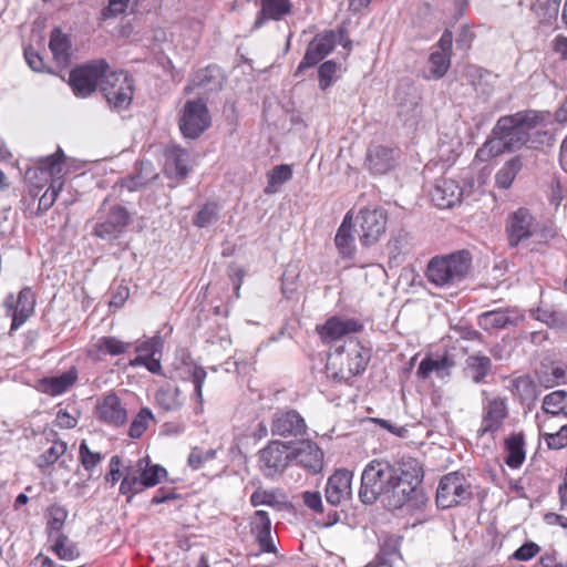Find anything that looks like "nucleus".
Instances as JSON below:
<instances>
[{
  "label": "nucleus",
  "mask_w": 567,
  "mask_h": 567,
  "mask_svg": "<svg viewBox=\"0 0 567 567\" xmlns=\"http://www.w3.org/2000/svg\"><path fill=\"white\" fill-rule=\"evenodd\" d=\"M565 377V371L560 368H554L551 370V374L550 375H547L545 374L544 377H540L539 379V382L545 385L546 388H551L556 384L559 383V381L561 379H564Z\"/></svg>",
  "instance_id": "64"
},
{
  "label": "nucleus",
  "mask_w": 567,
  "mask_h": 567,
  "mask_svg": "<svg viewBox=\"0 0 567 567\" xmlns=\"http://www.w3.org/2000/svg\"><path fill=\"white\" fill-rule=\"evenodd\" d=\"M190 83L193 89H199L203 92L219 90L223 83L220 69L215 65L202 69L194 74Z\"/></svg>",
  "instance_id": "31"
},
{
  "label": "nucleus",
  "mask_w": 567,
  "mask_h": 567,
  "mask_svg": "<svg viewBox=\"0 0 567 567\" xmlns=\"http://www.w3.org/2000/svg\"><path fill=\"white\" fill-rule=\"evenodd\" d=\"M463 190L460 185L447 178H442L436 182L430 193L431 199L439 208H451L461 202Z\"/></svg>",
  "instance_id": "25"
},
{
  "label": "nucleus",
  "mask_w": 567,
  "mask_h": 567,
  "mask_svg": "<svg viewBox=\"0 0 567 567\" xmlns=\"http://www.w3.org/2000/svg\"><path fill=\"white\" fill-rule=\"evenodd\" d=\"M398 471L389 486V492L385 493L390 505L395 508L402 507L412 499L422 480V470L414 458L409 457L406 462L400 463Z\"/></svg>",
  "instance_id": "6"
},
{
  "label": "nucleus",
  "mask_w": 567,
  "mask_h": 567,
  "mask_svg": "<svg viewBox=\"0 0 567 567\" xmlns=\"http://www.w3.org/2000/svg\"><path fill=\"white\" fill-rule=\"evenodd\" d=\"M268 184L265 188L266 194L276 193L278 187L292 177V169L289 165L281 164L275 166L267 174Z\"/></svg>",
  "instance_id": "43"
},
{
  "label": "nucleus",
  "mask_w": 567,
  "mask_h": 567,
  "mask_svg": "<svg viewBox=\"0 0 567 567\" xmlns=\"http://www.w3.org/2000/svg\"><path fill=\"white\" fill-rule=\"evenodd\" d=\"M398 157L396 148L377 145L368 150L365 163L373 174L383 175L395 166Z\"/></svg>",
  "instance_id": "23"
},
{
  "label": "nucleus",
  "mask_w": 567,
  "mask_h": 567,
  "mask_svg": "<svg viewBox=\"0 0 567 567\" xmlns=\"http://www.w3.org/2000/svg\"><path fill=\"white\" fill-rule=\"evenodd\" d=\"M560 0H534L530 4L532 11L543 23H550L559 12Z\"/></svg>",
  "instance_id": "40"
},
{
  "label": "nucleus",
  "mask_w": 567,
  "mask_h": 567,
  "mask_svg": "<svg viewBox=\"0 0 567 567\" xmlns=\"http://www.w3.org/2000/svg\"><path fill=\"white\" fill-rule=\"evenodd\" d=\"M290 463V443L274 440L258 453L259 470L267 478L280 476Z\"/></svg>",
  "instance_id": "10"
},
{
  "label": "nucleus",
  "mask_w": 567,
  "mask_h": 567,
  "mask_svg": "<svg viewBox=\"0 0 567 567\" xmlns=\"http://www.w3.org/2000/svg\"><path fill=\"white\" fill-rule=\"evenodd\" d=\"M153 422H155V417L152 411L148 408H142L130 425V437L140 439Z\"/></svg>",
  "instance_id": "44"
},
{
  "label": "nucleus",
  "mask_w": 567,
  "mask_h": 567,
  "mask_svg": "<svg viewBox=\"0 0 567 567\" xmlns=\"http://www.w3.org/2000/svg\"><path fill=\"white\" fill-rule=\"evenodd\" d=\"M451 65V55L445 52L433 51L427 61V66L423 71V78L426 80H439L445 75Z\"/></svg>",
  "instance_id": "35"
},
{
  "label": "nucleus",
  "mask_w": 567,
  "mask_h": 567,
  "mask_svg": "<svg viewBox=\"0 0 567 567\" xmlns=\"http://www.w3.org/2000/svg\"><path fill=\"white\" fill-rule=\"evenodd\" d=\"M163 347V341L161 337H154L136 347V352L143 353L147 357H154L157 352L161 351Z\"/></svg>",
  "instance_id": "56"
},
{
  "label": "nucleus",
  "mask_w": 567,
  "mask_h": 567,
  "mask_svg": "<svg viewBox=\"0 0 567 567\" xmlns=\"http://www.w3.org/2000/svg\"><path fill=\"white\" fill-rule=\"evenodd\" d=\"M544 441L550 450H561L567 446V424H564L555 433H544Z\"/></svg>",
  "instance_id": "55"
},
{
  "label": "nucleus",
  "mask_w": 567,
  "mask_h": 567,
  "mask_svg": "<svg viewBox=\"0 0 567 567\" xmlns=\"http://www.w3.org/2000/svg\"><path fill=\"white\" fill-rule=\"evenodd\" d=\"M34 308V297L30 288H23L17 298L16 311L12 313L11 329L16 330L25 322Z\"/></svg>",
  "instance_id": "33"
},
{
  "label": "nucleus",
  "mask_w": 567,
  "mask_h": 567,
  "mask_svg": "<svg viewBox=\"0 0 567 567\" xmlns=\"http://www.w3.org/2000/svg\"><path fill=\"white\" fill-rule=\"evenodd\" d=\"M260 6L252 28L259 29L269 20L279 21L290 13V0H255Z\"/></svg>",
  "instance_id": "29"
},
{
  "label": "nucleus",
  "mask_w": 567,
  "mask_h": 567,
  "mask_svg": "<svg viewBox=\"0 0 567 567\" xmlns=\"http://www.w3.org/2000/svg\"><path fill=\"white\" fill-rule=\"evenodd\" d=\"M370 359V349L355 339H349L343 346L337 347L329 353L328 364L339 367V374L342 378H350L361 374Z\"/></svg>",
  "instance_id": "8"
},
{
  "label": "nucleus",
  "mask_w": 567,
  "mask_h": 567,
  "mask_svg": "<svg viewBox=\"0 0 567 567\" xmlns=\"http://www.w3.org/2000/svg\"><path fill=\"white\" fill-rule=\"evenodd\" d=\"M337 34L333 30H326L317 34L308 44L305 56L298 65L296 74L305 69L315 66L334 49Z\"/></svg>",
  "instance_id": "16"
},
{
  "label": "nucleus",
  "mask_w": 567,
  "mask_h": 567,
  "mask_svg": "<svg viewBox=\"0 0 567 567\" xmlns=\"http://www.w3.org/2000/svg\"><path fill=\"white\" fill-rule=\"evenodd\" d=\"M362 329V324L352 318L331 317L323 324L317 326V332L324 343L336 342L343 337L357 333Z\"/></svg>",
  "instance_id": "20"
},
{
  "label": "nucleus",
  "mask_w": 567,
  "mask_h": 567,
  "mask_svg": "<svg viewBox=\"0 0 567 567\" xmlns=\"http://www.w3.org/2000/svg\"><path fill=\"white\" fill-rule=\"evenodd\" d=\"M472 497V489L465 476L458 472L444 475L436 491V504L441 508L461 505Z\"/></svg>",
  "instance_id": "9"
},
{
  "label": "nucleus",
  "mask_w": 567,
  "mask_h": 567,
  "mask_svg": "<svg viewBox=\"0 0 567 567\" xmlns=\"http://www.w3.org/2000/svg\"><path fill=\"white\" fill-rule=\"evenodd\" d=\"M511 151L502 134H493V137L487 140L481 148L476 152V157L481 161H487L492 157L498 156L502 153Z\"/></svg>",
  "instance_id": "41"
},
{
  "label": "nucleus",
  "mask_w": 567,
  "mask_h": 567,
  "mask_svg": "<svg viewBox=\"0 0 567 567\" xmlns=\"http://www.w3.org/2000/svg\"><path fill=\"white\" fill-rule=\"evenodd\" d=\"M55 555L62 560H74L79 556L76 546L65 536L59 534L52 547Z\"/></svg>",
  "instance_id": "46"
},
{
  "label": "nucleus",
  "mask_w": 567,
  "mask_h": 567,
  "mask_svg": "<svg viewBox=\"0 0 567 567\" xmlns=\"http://www.w3.org/2000/svg\"><path fill=\"white\" fill-rule=\"evenodd\" d=\"M507 451L506 464L512 468H518L525 461L524 436L513 434L505 441Z\"/></svg>",
  "instance_id": "38"
},
{
  "label": "nucleus",
  "mask_w": 567,
  "mask_h": 567,
  "mask_svg": "<svg viewBox=\"0 0 567 567\" xmlns=\"http://www.w3.org/2000/svg\"><path fill=\"white\" fill-rule=\"evenodd\" d=\"M63 157V152L59 148L54 154L39 159L38 164L25 173V177L31 185L30 194L34 197L42 189V184L35 182L38 174H42L44 182L49 183L47 190L39 198L38 209L41 212L48 210L54 204L64 185L62 175Z\"/></svg>",
  "instance_id": "2"
},
{
  "label": "nucleus",
  "mask_w": 567,
  "mask_h": 567,
  "mask_svg": "<svg viewBox=\"0 0 567 567\" xmlns=\"http://www.w3.org/2000/svg\"><path fill=\"white\" fill-rule=\"evenodd\" d=\"M166 475L167 471L163 466L150 464L147 457H142L134 465L124 468L120 492L127 496V502H131L135 494L157 485Z\"/></svg>",
  "instance_id": "4"
},
{
  "label": "nucleus",
  "mask_w": 567,
  "mask_h": 567,
  "mask_svg": "<svg viewBox=\"0 0 567 567\" xmlns=\"http://www.w3.org/2000/svg\"><path fill=\"white\" fill-rule=\"evenodd\" d=\"M250 532L255 536L262 553H276V546L271 536V520L268 512L257 509L249 520Z\"/></svg>",
  "instance_id": "22"
},
{
  "label": "nucleus",
  "mask_w": 567,
  "mask_h": 567,
  "mask_svg": "<svg viewBox=\"0 0 567 567\" xmlns=\"http://www.w3.org/2000/svg\"><path fill=\"white\" fill-rule=\"evenodd\" d=\"M539 115L534 111L518 112L513 115L502 116L493 128V134H502L509 150L520 148L530 138Z\"/></svg>",
  "instance_id": "7"
},
{
  "label": "nucleus",
  "mask_w": 567,
  "mask_h": 567,
  "mask_svg": "<svg viewBox=\"0 0 567 567\" xmlns=\"http://www.w3.org/2000/svg\"><path fill=\"white\" fill-rule=\"evenodd\" d=\"M55 424L61 429H73L78 424V420L66 410H60L55 416Z\"/></svg>",
  "instance_id": "63"
},
{
  "label": "nucleus",
  "mask_w": 567,
  "mask_h": 567,
  "mask_svg": "<svg viewBox=\"0 0 567 567\" xmlns=\"http://www.w3.org/2000/svg\"><path fill=\"white\" fill-rule=\"evenodd\" d=\"M164 172L168 177L184 178L189 172V154L186 150L172 145L165 151Z\"/></svg>",
  "instance_id": "28"
},
{
  "label": "nucleus",
  "mask_w": 567,
  "mask_h": 567,
  "mask_svg": "<svg viewBox=\"0 0 567 567\" xmlns=\"http://www.w3.org/2000/svg\"><path fill=\"white\" fill-rule=\"evenodd\" d=\"M70 85L79 97H86L97 87L115 110H125L133 99V80L125 72H111L105 60H95L70 73Z\"/></svg>",
  "instance_id": "1"
},
{
  "label": "nucleus",
  "mask_w": 567,
  "mask_h": 567,
  "mask_svg": "<svg viewBox=\"0 0 567 567\" xmlns=\"http://www.w3.org/2000/svg\"><path fill=\"white\" fill-rule=\"evenodd\" d=\"M218 218V206L214 203H208L197 213L194 218V224L198 227H207L215 223Z\"/></svg>",
  "instance_id": "50"
},
{
  "label": "nucleus",
  "mask_w": 567,
  "mask_h": 567,
  "mask_svg": "<svg viewBox=\"0 0 567 567\" xmlns=\"http://www.w3.org/2000/svg\"><path fill=\"white\" fill-rule=\"evenodd\" d=\"M543 411L551 417L567 419V392L564 390L554 391L543 399Z\"/></svg>",
  "instance_id": "37"
},
{
  "label": "nucleus",
  "mask_w": 567,
  "mask_h": 567,
  "mask_svg": "<svg viewBox=\"0 0 567 567\" xmlns=\"http://www.w3.org/2000/svg\"><path fill=\"white\" fill-rule=\"evenodd\" d=\"M78 380L75 368L53 377H45L38 381L37 390L50 396H58L69 391Z\"/></svg>",
  "instance_id": "27"
},
{
  "label": "nucleus",
  "mask_w": 567,
  "mask_h": 567,
  "mask_svg": "<svg viewBox=\"0 0 567 567\" xmlns=\"http://www.w3.org/2000/svg\"><path fill=\"white\" fill-rule=\"evenodd\" d=\"M121 478V458L117 455L112 456L110 461V473L106 475L105 480L112 486L115 485Z\"/></svg>",
  "instance_id": "62"
},
{
  "label": "nucleus",
  "mask_w": 567,
  "mask_h": 567,
  "mask_svg": "<svg viewBox=\"0 0 567 567\" xmlns=\"http://www.w3.org/2000/svg\"><path fill=\"white\" fill-rule=\"evenodd\" d=\"M157 404L165 411H174L182 406L181 391L175 386L161 388L155 395Z\"/></svg>",
  "instance_id": "42"
},
{
  "label": "nucleus",
  "mask_w": 567,
  "mask_h": 567,
  "mask_svg": "<svg viewBox=\"0 0 567 567\" xmlns=\"http://www.w3.org/2000/svg\"><path fill=\"white\" fill-rule=\"evenodd\" d=\"M49 48L53 59L59 65H66L71 56V40L61 29H53L50 37Z\"/></svg>",
  "instance_id": "32"
},
{
  "label": "nucleus",
  "mask_w": 567,
  "mask_h": 567,
  "mask_svg": "<svg viewBox=\"0 0 567 567\" xmlns=\"http://www.w3.org/2000/svg\"><path fill=\"white\" fill-rule=\"evenodd\" d=\"M302 501L307 507L310 509L321 513L322 508V498L319 492L307 491L302 493Z\"/></svg>",
  "instance_id": "59"
},
{
  "label": "nucleus",
  "mask_w": 567,
  "mask_h": 567,
  "mask_svg": "<svg viewBox=\"0 0 567 567\" xmlns=\"http://www.w3.org/2000/svg\"><path fill=\"white\" fill-rule=\"evenodd\" d=\"M96 413L101 421L113 426L123 425L127 419L126 410L122 406L118 396L114 393L104 395L97 402Z\"/></svg>",
  "instance_id": "24"
},
{
  "label": "nucleus",
  "mask_w": 567,
  "mask_h": 567,
  "mask_svg": "<svg viewBox=\"0 0 567 567\" xmlns=\"http://www.w3.org/2000/svg\"><path fill=\"white\" fill-rule=\"evenodd\" d=\"M47 517V526L50 535H52L53 532L59 534L64 526L68 517V511L63 506L54 504L48 509Z\"/></svg>",
  "instance_id": "47"
},
{
  "label": "nucleus",
  "mask_w": 567,
  "mask_h": 567,
  "mask_svg": "<svg viewBox=\"0 0 567 567\" xmlns=\"http://www.w3.org/2000/svg\"><path fill=\"white\" fill-rule=\"evenodd\" d=\"M130 0H110L106 8L102 10V18L104 20L116 17L123 13Z\"/></svg>",
  "instance_id": "57"
},
{
  "label": "nucleus",
  "mask_w": 567,
  "mask_h": 567,
  "mask_svg": "<svg viewBox=\"0 0 567 567\" xmlns=\"http://www.w3.org/2000/svg\"><path fill=\"white\" fill-rule=\"evenodd\" d=\"M565 198V189L558 179H554L550 186L549 202L556 208L561 204Z\"/></svg>",
  "instance_id": "61"
},
{
  "label": "nucleus",
  "mask_w": 567,
  "mask_h": 567,
  "mask_svg": "<svg viewBox=\"0 0 567 567\" xmlns=\"http://www.w3.org/2000/svg\"><path fill=\"white\" fill-rule=\"evenodd\" d=\"M24 58L28 65L35 72H41L44 69V63L39 53L31 47L24 49Z\"/></svg>",
  "instance_id": "60"
},
{
  "label": "nucleus",
  "mask_w": 567,
  "mask_h": 567,
  "mask_svg": "<svg viewBox=\"0 0 567 567\" xmlns=\"http://www.w3.org/2000/svg\"><path fill=\"white\" fill-rule=\"evenodd\" d=\"M79 456L81 464L86 471H92L102 461V455L99 452L91 451L85 441H82L80 444Z\"/></svg>",
  "instance_id": "52"
},
{
  "label": "nucleus",
  "mask_w": 567,
  "mask_h": 567,
  "mask_svg": "<svg viewBox=\"0 0 567 567\" xmlns=\"http://www.w3.org/2000/svg\"><path fill=\"white\" fill-rule=\"evenodd\" d=\"M290 456L291 462L295 461L298 465L313 473L320 472L323 465V452L309 440L290 443Z\"/></svg>",
  "instance_id": "19"
},
{
  "label": "nucleus",
  "mask_w": 567,
  "mask_h": 567,
  "mask_svg": "<svg viewBox=\"0 0 567 567\" xmlns=\"http://www.w3.org/2000/svg\"><path fill=\"white\" fill-rule=\"evenodd\" d=\"M207 372L200 365H192L188 370V378L194 385V396L202 405L203 403V384L206 380Z\"/></svg>",
  "instance_id": "49"
},
{
  "label": "nucleus",
  "mask_w": 567,
  "mask_h": 567,
  "mask_svg": "<svg viewBox=\"0 0 567 567\" xmlns=\"http://www.w3.org/2000/svg\"><path fill=\"white\" fill-rule=\"evenodd\" d=\"M66 450L68 445L65 442L54 440L52 446L37 457L35 465L39 468H45L54 464L66 452Z\"/></svg>",
  "instance_id": "45"
},
{
  "label": "nucleus",
  "mask_w": 567,
  "mask_h": 567,
  "mask_svg": "<svg viewBox=\"0 0 567 567\" xmlns=\"http://www.w3.org/2000/svg\"><path fill=\"white\" fill-rule=\"evenodd\" d=\"M539 230V224L529 209L519 207L508 215L506 219V233L508 244L516 247L532 238Z\"/></svg>",
  "instance_id": "13"
},
{
  "label": "nucleus",
  "mask_w": 567,
  "mask_h": 567,
  "mask_svg": "<svg viewBox=\"0 0 567 567\" xmlns=\"http://www.w3.org/2000/svg\"><path fill=\"white\" fill-rule=\"evenodd\" d=\"M466 367L474 383L484 382L492 369V361L486 355L475 354L466 359Z\"/></svg>",
  "instance_id": "39"
},
{
  "label": "nucleus",
  "mask_w": 567,
  "mask_h": 567,
  "mask_svg": "<svg viewBox=\"0 0 567 567\" xmlns=\"http://www.w3.org/2000/svg\"><path fill=\"white\" fill-rule=\"evenodd\" d=\"M131 347V343L123 342L115 337H102L96 342V348L111 355H118L122 353H125L128 348Z\"/></svg>",
  "instance_id": "48"
},
{
  "label": "nucleus",
  "mask_w": 567,
  "mask_h": 567,
  "mask_svg": "<svg viewBox=\"0 0 567 567\" xmlns=\"http://www.w3.org/2000/svg\"><path fill=\"white\" fill-rule=\"evenodd\" d=\"M354 235H353V215L351 212H348L341 225L339 226L334 243L339 250V252L347 258H352L355 252V244H354Z\"/></svg>",
  "instance_id": "30"
},
{
  "label": "nucleus",
  "mask_w": 567,
  "mask_h": 567,
  "mask_svg": "<svg viewBox=\"0 0 567 567\" xmlns=\"http://www.w3.org/2000/svg\"><path fill=\"white\" fill-rule=\"evenodd\" d=\"M508 416L507 400L501 396L487 399L483 403L482 422L477 433L480 436L491 435L494 437L498 432L504 421Z\"/></svg>",
  "instance_id": "14"
},
{
  "label": "nucleus",
  "mask_w": 567,
  "mask_h": 567,
  "mask_svg": "<svg viewBox=\"0 0 567 567\" xmlns=\"http://www.w3.org/2000/svg\"><path fill=\"white\" fill-rule=\"evenodd\" d=\"M471 264L472 257L466 250L437 256L430 260L426 277L437 287L456 285L467 276Z\"/></svg>",
  "instance_id": "3"
},
{
  "label": "nucleus",
  "mask_w": 567,
  "mask_h": 567,
  "mask_svg": "<svg viewBox=\"0 0 567 567\" xmlns=\"http://www.w3.org/2000/svg\"><path fill=\"white\" fill-rule=\"evenodd\" d=\"M337 70L338 64L332 60L326 61L320 65L318 73L321 90H327L336 81Z\"/></svg>",
  "instance_id": "51"
},
{
  "label": "nucleus",
  "mask_w": 567,
  "mask_h": 567,
  "mask_svg": "<svg viewBox=\"0 0 567 567\" xmlns=\"http://www.w3.org/2000/svg\"><path fill=\"white\" fill-rule=\"evenodd\" d=\"M250 504L254 507L266 505L281 511L287 502L286 496L279 489L257 488L250 496Z\"/></svg>",
  "instance_id": "36"
},
{
  "label": "nucleus",
  "mask_w": 567,
  "mask_h": 567,
  "mask_svg": "<svg viewBox=\"0 0 567 567\" xmlns=\"http://www.w3.org/2000/svg\"><path fill=\"white\" fill-rule=\"evenodd\" d=\"M539 546L533 542L523 544L518 549L515 550L513 557L517 560H529L536 556L539 551Z\"/></svg>",
  "instance_id": "58"
},
{
  "label": "nucleus",
  "mask_w": 567,
  "mask_h": 567,
  "mask_svg": "<svg viewBox=\"0 0 567 567\" xmlns=\"http://www.w3.org/2000/svg\"><path fill=\"white\" fill-rule=\"evenodd\" d=\"M210 125V114L202 100L187 101L179 116V130L186 138H197Z\"/></svg>",
  "instance_id": "11"
},
{
  "label": "nucleus",
  "mask_w": 567,
  "mask_h": 567,
  "mask_svg": "<svg viewBox=\"0 0 567 567\" xmlns=\"http://www.w3.org/2000/svg\"><path fill=\"white\" fill-rule=\"evenodd\" d=\"M216 456V451L213 449L203 450L194 447L188 455V465L194 470H199L207 461H212Z\"/></svg>",
  "instance_id": "54"
},
{
  "label": "nucleus",
  "mask_w": 567,
  "mask_h": 567,
  "mask_svg": "<svg viewBox=\"0 0 567 567\" xmlns=\"http://www.w3.org/2000/svg\"><path fill=\"white\" fill-rule=\"evenodd\" d=\"M524 316L517 308H497L482 312L477 317V324L487 332L518 326Z\"/></svg>",
  "instance_id": "15"
},
{
  "label": "nucleus",
  "mask_w": 567,
  "mask_h": 567,
  "mask_svg": "<svg viewBox=\"0 0 567 567\" xmlns=\"http://www.w3.org/2000/svg\"><path fill=\"white\" fill-rule=\"evenodd\" d=\"M353 474L348 470L336 471L327 481L326 499L329 504L338 506L351 498Z\"/></svg>",
  "instance_id": "21"
},
{
  "label": "nucleus",
  "mask_w": 567,
  "mask_h": 567,
  "mask_svg": "<svg viewBox=\"0 0 567 567\" xmlns=\"http://www.w3.org/2000/svg\"><path fill=\"white\" fill-rule=\"evenodd\" d=\"M535 318L546 323L548 327H560L565 324V316L563 312L547 308H537Z\"/></svg>",
  "instance_id": "53"
},
{
  "label": "nucleus",
  "mask_w": 567,
  "mask_h": 567,
  "mask_svg": "<svg viewBox=\"0 0 567 567\" xmlns=\"http://www.w3.org/2000/svg\"><path fill=\"white\" fill-rule=\"evenodd\" d=\"M357 221L360 227L359 240L362 246L375 245L386 230L388 215L383 208L365 207L360 209Z\"/></svg>",
  "instance_id": "12"
},
{
  "label": "nucleus",
  "mask_w": 567,
  "mask_h": 567,
  "mask_svg": "<svg viewBox=\"0 0 567 567\" xmlns=\"http://www.w3.org/2000/svg\"><path fill=\"white\" fill-rule=\"evenodd\" d=\"M398 467L386 461L373 460L364 467L361 476L359 497L364 504H373L389 492Z\"/></svg>",
  "instance_id": "5"
},
{
  "label": "nucleus",
  "mask_w": 567,
  "mask_h": 567,
  "mask_svg": "<svg viewBox=\"0 0 567 567\" xmlns=\"http://www.w3.org/2000/svg\"><path fill=\"white\" fill-rule=\"evenodd\" d=\"M524 165L523 155H516L506 161L495 175V184L498 188L508 189Z\"/></svg>",
  "instance_id": "34"
},
{
  "label": "nucleus",
  "mask_w": 567,
  "mask_h": 567,
  "mask_svg": "<svg viewBox=\"0 0 567 567\" xmlns=\"http://www.w3.org/2000/svg\"><path fill=\"white\" fill-rule=\"evenodd\" d=\"M454 365V360L446 354L426 355L420 362L416 374L420 379L423 380L429 379L432 375L444 380L450 377L451 370Z\"/></svg>",
  "instance_id": "26"
},
{
  "label": "nucleus",
  "mask_w": 567,
  "mask_h": 567,
  "mask_svg": "<svg viewBox=\"0 0 567 567\" xmlns=\"http://www.w3.org/2000/svg\"><path fill=\"white\" fill-rule=\"evenodd\" d=\"M303 417L295 410H278L274 413L270 432L274 436H298L306 433Z\"/></svg>",
  "instance_id": "18"
},
{
  "label": "nucleus",
  "mask_w": 567,
  "mask_h": 567,
  "mask_svg": "<svg viewBox=\"0 0 567 567\" xmlns=\"http://www.w3.org/2000/svg\"><path fill=\"white\" fill-rule=\"evenodd\" d=\"M128 219V212L124 207L113 206L105 219L95 224L93 235L106 241L117 239L127 226Z\"/></svg>",
  "instance_id": "17"
}]
</instances>
